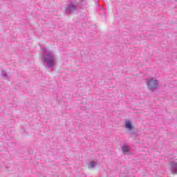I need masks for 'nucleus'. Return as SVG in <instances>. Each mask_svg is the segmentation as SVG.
Instances as JSON below:
<instances>
[{
  "label": "nucleus",
  "mask_w": 177,
  "mask_h": 177,
  "mask_svg": "<svg viewBox=\"0 0 177 177\" xmlns=\"http://www.w3.org/2000/svg\"><path fill=\"white\" fill-rule=\"evenodd\" d=\"M41 50L43 52L42 59L43 62L44 63V66L48 68H53V67L56 66V63H57L56 54L46 47L41 48Z\"/></svg>",
  "instance_id": "1"
},
{
  "label": "nucleus",
  "mask_w": 177,
  "mask_h": 177,
  "mask_svg": "<svg viewBox=\"0 0 177 177\" xmlns=\"http://www.w3.org/2000/svg\"><path fill=\"white\" fill-rule=\"evenodd\" d=\"M147 85L149 91H156L158 89V86H160V82H158L157 77H149L147 80Z\"/></svg>",
  "instance_id": "2"
},
{
  "label": "nucleus",
  "mask_w": 177,
  "mask_h": 177,
  "mask_svg": "<svg viewBox=\"0 0 177 177\" xmlns=\"http://www.w3.org/2000/svg\"><path fill=\"white\" fill-rule=\"evenodd\" d=\"M79 8L81 7V4H80L77 1H71L66 8V13H73L75 10H77Z\"/></svg>",
  "instance_id": "3"
},
{
  "label": "nucleus",
  "mask_w": 177,
  "mask_h": 177,
  "mask_svg": "<svg viewBox=\"0 0 177 177\" xmlns=\"http://www.w3.org/2000/svg\"><path fill=\"white\" fill-rule=\"evenodd\" d=\"M170 169L171 171V174H177V160L170 162Z\"/></svg>",
  "instance_id": "4"
},
{
  "label": "nucleus",
  "mask_w": 177,
  "mask_h": 177,
  "mask_svg": "<svg viewBox=\"0 0 177 177\" xmlns=\"http://www.w3.org/2000/svg\"><path fill=\"white\" fill-rule=\"evenodd\" d=\"M125 128L128 129V131H132V129H133V126H132V123H131L129 120L126 121Z\"/></svg>",
  "instance_id": "5"
},
{
  "label": "nucleus",
  "mask_w": 177,
  "mask_h": 177,
  "mask_svg": "<svg viewBox=\"0 0 177 177\" xmlns=\"http://www.w3.org/2000/svg\"><path fill=\"white\" fill-rule=\"evenodd\" d=\"M129 146H128L127 145H124L122 146V151L124 153V154H127V153H129Z\"/></svg>",
  "instance_id": "6"
},
{
  "label": "nucleus",
  "mask_w": 177,
  "mask_h": 177,
  "mask_svg": "<svg viewBox=\"0 0 177 177\" xmlns=\"http://www.w3.org/2000/svg\"><path fill=\"white\" fill-rule=\"evenodd\" d=\"M96 165H97V163L96 162L91 161L88 163V169H93V168H95V167H96Z\"/></svg>",
  "instance_id": "7"
},
{
  "label": "nucleus",
  "mask_w": 177,
  "mask_h": 177,
  "mask_svg": "<svg viewBox=\"0 0 177 177\" xmlns=\"http://www.w3.org/2000/svg\"><path fill=\"white\" fill-rule=\"evenodd\" d=\"M1 75H2L4 78H6V77H8V74H6V72H5V71H2V72H1Z\"/></svg>",
  "instance_id": "8"
}]
</instances>
